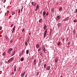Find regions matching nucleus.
Segmentation results:
<instances>
[{"mask_svg": "<svg viewBox=\"0 0 77 77\" xmlns=\"http://www.w3.org/2000/svg\"><path fill=\"white\" fill-rule=\"evenodd\" d=\"M13 60H14V58L13 57L11 58L9 60H8L7 62L8 63H9L12 62Z\"/></svg>", "mask_w": 77, "mask_h": 77, "instance_id": "f257e3e1", "label": "nucleus"}, {"mask_svg": "<svg viewBox=\"0 0 77 77\" xmlns=\"http://www.w3.org/2000/svg\"><path fill=\"white\" fill-rule=\"evenodd\" d=\"M47 30H48V29H46L45 31L44 34V38H45L46 37V34H47Z\"/></svg>", "mask_w": 77, "mask_h": 77, "instance_id": "f03ea898", "label": "nucleus"}, {"mask_svg": "<svg viewBox=\"0 0 77 77\" xmlns=\"http://www.w3.org/2000/svg\"><path fill=\"white\" fill-rule=\"evenodd\" d=\"M60 18H61V17H60V15L57 16L56 18V20H57V21H58L60 20Z\"/></svg>", "mask_w": 77, "mask_h": 77, "instance_id": "7ed1b4c3", "label": "nucleus"}, {"mask_svg": "<svg viewBox=\"0 0 77 77\" xmlns=\"http://www.w3.org/2000/svg\"><path fill=\"white\" fill-rule=\"evenodd\" d=\"M13 50V49L12 48H10L8 51L7 52L8 53H11V51H12Z\"/></svg>", "mask_w": 77, "mask_h": 77, "instance_id": "20e7f679", "label": "nucleus"}, {"mask_svg": "<svg viewBox=\"0 0 77 77\" xmlns=\"http://www.w3.org/2000/svg\"><path fill=\"white\" fill-rule=\"evenodd\" d=\"M62 25V23H59L57 24V26L58 27H61V25Z\"/></svg>", "mask_w": 77, "mask_h": 77, "instance_id": "39448f33", "label": "nucleus"}, {"mask_svg": "<svg viewBox=\"0 0 77 77\" xmlns=\"http://www.w3.org/2000/svg\"><path fill=\"white\" fill-rule=\"evenodd\" d=\"M15 52H13L12 53H11V56H14V55H15Z\"/></svg>", "mask_w": 77, "mask_h": 77, "instance_id": "423d86ee", "label": "nucleus"}, {"mask_svg": "<svg viewBox=\"0 0 77 77\" xmlns=\"http://www.w3.org/2000/svg\"><path fill=\"white\" fill-rule=\"evenodd\" d=\"M46 14V12H45V11H44L43 12V17H45Z\"/></svg>", "mask_w": 77, "mask_h": 77, "instance_id": "0eeeda50", "label": "nucleus"}, {"mask_svg": "<svg viewBox=\"0 0 77 77\" xmlns=\"http://www.w3.org/2000/svg\"><path fill=\"white\" fill-rule=\"evenodd\" d=\"M47 27V26L45 24H44V30H45L46 28Z\"/></svg>", "mask_w": 77, "mask_h": 77, "instance_id": "6e6552de", "label": "nucleus"}, {"mask_svg": "<svg viewBox=\"0 0 77 77\" xmlns=\"http://www.w3.org/2000/svg\"><path fill=\"white\" fill-rule=\"evenodd\" d=\"M47 70H50V66H47L46 68Z\"/></svg>", "mask_w": 77, "mask_h": 77, "instance_id": "1a4fd4ad", "label": "nucleus"}, {"mask_svg": "<svg viewBox=\"0 0 77 77\" xmlns=\"http://www.w3.org/2000/svg\"><path fill=\"white\" fill-rule=\"evenodd\" d=\"M25 74H26V72H24L23 73L21 74V76L22 77H23L24 75H25Z\"/></svg>", "mask_w": 77, "mask_h": 77, "instance_id": "9d476101", "label": "nucleus"}, {"mask_svg": "<svg viewBox=\"0 0 77 77\" xmlns=\"http://www.w3.org/2000/svg\"><path fill=\"white\" fill-rule=\"evenodd\" d=\"M69 19V17H67L66 18H65L64 19L63 21H66V20H68Z\"/></svg>", "mask_w": 77, "mask_h": 77, "instance_id": "9b49d317", "label": "nucleus"}, {"mask_svg": "<svg viewBox=\"0 0 77 77\" xmlns=\"http://www.w3.org/2000/svg\"><path fill=\"white\" fill-rule=\"evenodd\" d=\"M5 37L6 38V39H7V40H9V38H8V36L5 35Z\"/></svg>", "mask_w": 77, "mask_h": 77, "instance_id": "f8f14e48", "label": "nucleus"}, {"mask_svg": "<svg viewBox=\"0 0 77 77\" xmlns=\"http://www.w3.org/2000/svg\"><path fill=\"white\" fill-rule=\"evenodd\" d=\"M29 50H26V54H29Z\"/></svg>", "mask_w": 77, "mask_h": 77, "instance_id": "ddd939ff", "label": "nucleus"}, {"mask_svg": "<svg viewBox=\"0 0 77 77\" xmlns=\"http://www.w3.org/2000/svg\"><path fill=\"white\" fill-rule=\"evenodd\" d=\"M36 48H39V45L38 44L36 45Z\"/></svg>", "mask_w": 77, "mask_h": 77, "instance_id": "4468645a", "label": "nucleus"}, {"mask_svg": "<svg viewBox=\"0 0 77 77\" xmlns=\"http://www.w3.org/2000/svg\"><path fill=\"white\" fill-rule=\"evenodd\" d=\"M2 56H5V55H6V52H4L3 53H2Z\"/></svg>", "mask_w": 77, "mask_h": 77, "instance_id": "2eb2a0df", "label": "nucleus"}, {"mask_svg": "<svg viewBox=\"0 0 77 77\" xmlns=\"http://www.w3.org/2000/svg\"><path fill=\"white\" fill-rule=\"evenodd\" d=\"M51 12H52V13H54V8H52L51 9Z\"/></svg>", "mask_w": 77, "mask_h": 77, "instance_id": "dca6fc26", "label": "nucleus"}, {"mask_svg": "<svg viewBox=\"0 0 77 77\" xmlns=\"http://www.w3.org/2000/svg\"><path fill=\"white\" fill-rule=\"evenodd\" d=\"M14 14H15V12L14 11H12V15H14Z\"/></svg>", "mask_w": 77, "mask_h": 77, "instance_id": "f3484780", "label": "nucleus"}, {"mask_svg": "<svg viewBox=\"0 0 77 77\" xmlns=\"http://www.w3.org/2000/svg\"><path fill=\"white\" fill-rule=\"evenodd\" d=\"M57 61H58V59L56 58L55 60V63H57Z\"/></svg>", "mask_w": 77, "mask_h": 77, "instance_id": "a211bd4d", "label": "nucleus"}, {"mask_svg": "<svg viewBox=\"0 0 77 77\" xmlns=\"http://www.w3.org/2000/svg\"><path fill=\"white\" fill-rule=\"evenodd\" d=\"M20 60L21 61H23L24 60V58L22 57L20 58Z\"/></svg>", "mask_w": 77, "mask_h": 77, "instance_id": "6ab92c4d", "label": "nucleus"}, {"mask_svg": "<svg viewBox=\"0 0 77 77\" xmlns=\"http://www.w3.org/2000/svg\"><path fill=\"white\" fill-rule=\"evenodd\" d=\"M61 44V43H60V42H58L57 43V45H58V46H59V45H60Z\"/></svg>", "mask_w": 77, "mask_h": 77, "instance_id": "aec40b11", "label": "nucleus"}, {"mask_svg": "<svg viewBox=\"0 0 77 77\" xmlns=\"http://www.w3.org/2000/svg\"><path fill=\"white\" fill-rule=\"evenodd\" d=\"M14 71L15 72V71H16V66H15L14 67Z\"/></svg>", "mask_w": 77, "mask_h": 77, "instance_id": "412c9836", "label": "nucleus"}, {"mask_svg": "<svg viewBox=\"0 0 77 77\" xmlns=\"http://www.w3.org/2000/svg\"><path fill=\"white\" fill-rule=\"evenodd\" d=\"M8 53V56H10L11 55V52H9Z\"/></svg>", "mask_w": 77, "mask_h": 77, "instance_id": "4be33fe9", "label": "nucleus"}, {"mask_svg": "<svg viewBox=\"0 0 77 77\" xmlns=\"http://www.w3.org/2000/svg\"><path fill=\"white\" fill-rule=\"evenodd\" d=\"M36 59H35L34 61V63L35 64H35H36Z\"/></svg>", "mask_w": 77, "mask_h": 77, "instance_id": "5701e85b", "label": "nucleus"}, {"mask_svg": "<svg viewBox=\"0 0 77 77\" xmlns=\"http://www.w3.org/2000/svg\"><path fill=\"white\" fill-rule=\"evenodd\" d=\"M39 23H41L42 22V19H40L39 20Z\"/></svg>", "mask_w": 77, "mask_h": 77, "instance_id": "b1692460", "label": "nucleus"}, {"mask_svg": "<svg viewBox=\"0 0 77 77\" xmlns=\"http://www.w3.org/2000/svg\"><path fill=\"white\" fill-rule=\"evenodd\" d=\"M35 8H37L38 9V8H39V5L37 4V7Z\"/></svg>", "mask_w": 77, "mask_h": 77, "instance_id": "393cba45", "label": "nucleus"}, {"mask_svg": "<svg viewBox=\"0 0 77 77\" xmlns=\"http://www.w3.org/2000/svg\"><path fill=\"white\" fill-rule=\"evenodd\" d=\"M62 10V7H60V9H59V11H60V10Z\"/></svg>", "mask_w": 77, "mask_h": 77, "instance_id": "a878e982", "label": "nucleus"}, {"mask_svg": "<svg viewBox=\"0 0 77 77\" xmlns=\"http://www.w3.org/2000/svg\"><path fill=\"white\" fill-rule=\"evenodd\" d=\"M46 49H45V48L44 47L43 48V51H44V50H45Z\"/></svg>", "mask_w": 77, "mask_h": 77, "instance_id": "bb28decb", "label": "nucleus"}, {"mask_svg": "<svg viewBox=\"0 0 77 77\" xmlns=\"http://www.w3.org/2000/svg\"><path fill=\"white\" fill-rule=\"evenodd\" d=\"M40 56H43V54H42V53H40Z\"/></svg>", "mask_w": 77, "mask_h": 77, "instance_id": "cd10ccee", "label": "nucleus"}, {"mask_svg": "<svg viewBox=\"0 0 77 77\" xmlns=\"http://www.w3.org/2000/svg\"><path fill=\"white\" fill-rule=\"evenodd\" d=\"M46 68V64H45L44 65V68L45 69Z\"/></svg>", "mask_w": 77, "mask_h": 77, "instance_id": "c85d7f7f", "label": "nucleus"}, {"mask_svg": "<svg viewBox=\"0 0 77 77\" xmlns=\"http://www.w3.org/2000/svg\"><path fill=\"white\" fill-rule=\"evenodd\" d=\"M22 32H24V29L23 28L22 30Z\"/></svg>", "mask_w": 77, "mask_h": 77, "instance_id": "c756f323", "label": "nucleus"}, {"mask_svg": "<svg viewBox=\"0 0 77 77\" xmlns=\"http://www.w3.org/2000/svg\"><path fill=\"white\" fill-rule=\"evenodd\" d=\"M41 50V48H39L38 50V51H39Z\"/></svg>", "mask_w": 77, "mask_h": 77, "instance_id": "7c9ffc66", "label": "nucleus"}, {"mask_svg": "<svg viewBox=\"0 0 77 77\" xmlns=\"http://www.w3.org/2000/svg\"><path fill=\"white\" fill-rule=\"evenodd\" d=\"M46 15H48V12H47V13L46 14Z\"/></svg>", "mask_w": 77, "mask_h": 77, "instance_id": "2f4dec72", "label": "nucleus"}, {"mask_svg": "<svg viewBox=\"0 0 77 77\" xmlns=\"http://www.w3.org/2000/svg\"><path fill=\"white\" fill-rule=\"evenodd\" d=\"M44 51V53H47V51H46V50H45Z\"/></svg>", "mask_w": 77, "mask_h": 77, "instance_id": "473e14b6", "label": "nucleus"}, {"mask_svg": "<svg viewBox=\"0 0 77 77\" xmlns=\"http://www.w3.org/2000/svg\"><path fill=\"white\" fill-rule=\"evenodd\" d=\"M73 22H75V23L77 22V20H74L73 21Z\"/></svg>", "mask_w": 77, "mask_h": 77, "instance_id": "72a5a7b5", "label": "nucleus"}, {"mask_svg": "<svg viewBox=\"0 0 77 77\" xmlns=\"http://www.w3.org/2000/svg\"><path fill=\"white\" fill-rule=\"evenodd\" d=\"M73 33L74 35H75V30L73 31Z\"/></svg>", "mask_w": 77, "mask_h": 77, "instance_id": "f704fd0d", "label": "nucleus"}, {"mask_svg": "<svg viewBox=\"0 0 77 77\" xmlns=\"http://www.w3.org/2000/svg\"><path fill=\"white\" fill-rule=\"evenodd\" d=\"M10 12L9 11H8L7 12V14H8Z\"/></svg>", "mask_w": 77, "mask_h": 77, "instance_id": "c9c22d12", "label": "nucleus"}, {"mask_svg": "<svg viewBox=\"0 0 77 77\" xmlns=\"http://www.w3.org/2000/svg\"><path fill=\"white\" fill-rule=\"evenodd\" d=\"M35 8H36V9H35V11H37V10H38V8H36V7H35Z\"/></svg>", "mask_w": 77, "mask_h": 77, "instance_id": "e433bc0d", "label": "nucleus"}, {"mask_svg": "<svg viewBox=\"0 0 77 77\" xmlns=\"http://www.w3.org/2000/svg\"><path fill=\"white\" fill-rule=\"evenodd\" d=\"M22 54H23V53H20L19 54V56H21V55H22Z\"/></svg>", "mask_w": 77, "mask_h": 77, "instance_id": "4c0bfd02", "label": "nucleus"}, {"mask_svg": "<svg viewBox=\"0 0 77 77\" xmlns=\"http://www.w3.org/2000/svg\"><path fill=\"white\" fill-rule=\"evenodd\" d=\"M12 42H13V40H11L10 41V43H12Z\"/></svg>", "mask_w": 77, "mask_h": 77, "instance_id": "58836bf2", "label": "nucleus"}, {"mask_svg": "<svg viewBox=\"0 0 77 77\" xmlns=\"http://www.w3.org/2000/svg\"><path fill=\"white\" fill-rule=\"evenodd\" d=\"M32 5H34V4H34V2H32Z\"/></svg>", "mask_w": 77, "mask_h": 77, "instance_id": "ea45409f", "label": "nucleus"}, {"mask_svg": "<svg viewBox=\"0 0 77 77\" xmlns=\"http://www.w3.org/2000/svg\"><path fill=\"white\" fill-rule=\"evenodd\" d=\"M23 8H21V12L22 11H23Z\"/></svg>", "mask_w": 77, "mask_h": 77, "instance_id": "a19ab883", "label": "nucleus"}, {"mask_svg": "<svg viewBox=\"0 0 77 77\" xmlns=\"http://www.w3.org/2000/svg\"><path fill=\"white\" fill-rule=\"evenodd\" d=\"M20 9L19 10V12L18 13H20Z\"/></svg>", "mask_w": 77, "mask_h": 77, "instance_id": "79ce46f5", "label": "nucleus"}, {"mask_svg": "<svg viewBox=\"0 0 77 77\" xmlns=\"http://www.w3.org/2000/svg\"><path fill=\"white\" fill-rule=\"evenodd\" d=\"M39 72H38L37 73V75H38V74H39Z\"/></svg>", "mask_w": 77, "mask_h": 77, "instance_id": "37998d69", "label": "nucleus"}, {"mask_svg": "<svg viewBox=\"0 0 77 77\" xmlns=\"http://www.w3.org/2000/svg\"><path fill=\"white\" fill-rule=\"evenodd\" d=\"M25 45L27 46V42H25Z\"/></svg>", "mask_w": 77, "mask_h": 77, "instance_id": "c03bdc74", "label": "nucleus"}, {"mask_svg": "<svg viewBox=\"0 0 77 77\" xmlns=\"http://www.w3.org/2000/svg\"><path fill=\"white\" fill-rule=\"evenodd\" d=\"M36 4H34V6H36Z\"/></svg>", "mask_w": 77, "mask_h": 77, "instance_id": "a18cd8bd", "label": "nucleus"}, {"mask_svg": "<svg viewBox=\"0 0 77 77\" xmlns=\"http://www.w3.org/2000/svg\"><path fill=\"white\" fill-rule=\"evenodd\" d=\"M13 24H12L11 26V27H13Z\"/></svg>", "mask_w": 77, "mask_h": 77, "instance_id": "49530a36", "label": "nucleus"}, {"mask_svg": "<svg viewBox=\"0 0 77 77\" xmlns=\"http://www.w3.org/2000/svg\"><path fill=\"white\" fill-rule=\"evenodd\" d=\"M15 28H13V30H12L13 31H14L15 30Z\"/></svg>", "mask_w": 77, "mask_h": 77, "instance_id": "de8ad7c7", "label": "nucleus"}, {"mask_svg": "<svg viewBox=\"0 0 77 77\" xmlns=\"http://www.w3.org/2000/svg\"><path fill=\"white\" fill-rule=\"evenodd\" d=\"M11 74H12L14 75V72H12L11 73Z\"/></svg>", "mask_w": 77, "mask_h": 77, "instance_id": "09e8293b", "label": "nucleus"}, {"mask_svg": "<svg viewBox=\"0 0 77 77\" xmlns=\"http://www.w3.org/2000/svg\"><path fill=\"white\" fill-rule=\"evenodd\" d=\"M2 1H3V0H2ZM6 0H4V3H5V2H6Z\"/></svg>", "mask_w": 77, "mask_h": 77, "instance_id": "8fccbe9b", "label": "nucleus"}, {"mask_svg": "<svg viewBox=\"0 0 77 77\" xmlns=\"http://www.w3.org/2000/svg\"><path fill=\"white\" fill-rule=\"evenodd\" d=\"M27 74L25 76V77H27Z\"/></svg>", "mask_w": 77, "mask_h": 77, "instance_id": "3c124183", "label": "nucleus"}, {"mask_svg": "<svg viewBox=\"0 0 77 77\" xmlns=\"http://www.w3.org/2000/svg\"><path fill=\"white\" fill-rule=\"evenodd\" d=\"M38 66H40V64H39V63L38 64Z\"/></svg>", "mask_w": 77, "mask_h": 77, "instance_id": "603ef678", "label": "nucleus"}, {"mask_svg": "<svg viewBox=\"0 0 77 77\" xmlns=\"http://www.w3.org/2000/svg\"><path fill=\"white\" fill-rule=\"evenodd\" d=\"M15 27H16V26H14L13 28L15 29Z\"/></svg>", "mask_w": 77, "mask_h": 77, "instance_id": "864d4df0", "label": "nucleus"}, {"mask_svg": "<svg viewBox=\"0 0 77 77\" xmlns=\"http://www.w3.org/2000/svg\"><path fill=\"white\" fill-rule=\"evenodd\" d=\"M14 31H13V30H12V33H14Z\"/></svg>", "mask_w": 77, "mask_h": 77, "instance_id": "5fc2aeb1", "label": "nucleus"}, {"mask_svg": "<svg viewBox=\"0 0 77 77\" xmlns=\"http://www.w3.org/2000/svg\"><path fill=\"white\" fill-rule=\"evenodd\" d=\"M77 12V9H76L75 12Z\"/></svg>", "mask_w": 77, "mask_h": 77, "instance_id": "6e6d98bb", "label": "nucleus"}, {"mask_svg": "<svg viewBox=\"0 0 77 77\" xmlns=\"http://www.w3.org/2000/svg\"><path fill=\"white\" fill-rule=\"evenodd\" d=\"M22 38V37H21L20 38V39H21Z\"/></svg>", "mask_w": 77, "mask_h": 77, "instance_id": "4d7b16f0", "label": "nucleus"}, {"mask_svg": "<svg viewBox=\"0 0 77 77\" xmlns=\"http://www.w3.org/2000/svg\"><path fill=\"white\" fill-rule=\"evenodd\" d=\"M66 39H67V40H66V41H68V39L67 38Z\"/></svg>", "mask_w": 77, "mask_h": 77, "instance_id": "13d9d810", "label": "nucleus"}, {"mask_svg": "<svg viewBox=\"0 0 77 77\" xmlns=\"http://www.w3.org/2000/svg\"><path fill=\"white\" fill-rule=\"evenodd\" d=\"M2 63H1V65H2Z\"/></svg>", "mask_w": 77, "mask_h": 77, "instance_id": "bf43d9fd", "label": "nucleus"}, {"mask_svg": "<svg viewBox=\"0 0 77 77\" xmlns=\"http://www.w3.org/2000/svg\"><path fill=\"white\" fill-rule=\"evenodd\" d=\"M41 15H42V13H41V14H40Z\"/></svg>", "mask_w": 77, "mask_h": 77, "instance_id": "052dcab7", "label": "nucleus"}, {"mask_svg": "<svg viewBox=\"0 0 77 77\" xmlns=\"http://www.w3.org/2000/svg\"><path fill=\"white\" fill-rule=\"evenodd\" d=\"M31 34V33H29V35H30Z\"/></svg>", "mask_w": 77, "mask_h": 77, "instance_id": "680f3d73", "label": "nucleus"}, {"mask_svg": "<svg viewBox=\"0 0 77 77\" xmlns=\"http://www.w3.org/2000/svg\"><path fill=\"white\" fill-rule=\"evenodd\" d=\"M8 14H7L6 16H8Z\"/></svg>", "mask_w": 77, "mask_h": 77, "instance_id": "e2e57ef3", "label": "nucleus"}, {"mask_svg": "<svg viewBox=\"0 0 77 77\" xmlns=\"http://www.w3.org/2000/svg\"><path fill=\"white\" fill-rule=\"evenodd\" d=\"M41 13H42V11H41Z\"/></svg>", "mask_w": 77, "mask_h": 77, "instance_id": "0e129e2a", "label": "nucleus"}, {"mask_svg": "<svg viewBox=\"0 0 77 77\" xmlns=\"http://www.w3.org/2000/svg\"><path fill=\"white\" fill-rule=\"evenodd\" d=\"M68 29H67V31H66V32H67V31H68Z\"/></svg>", "mask_w": 77, "mask_h": 77, "instance_id": "69168bd1", "label": "nucleus"}, {"mask_svg": "<svg viewBox=\"0 0 77 77\" xmlns=\"http://www.w3.org/2000/svg\"><path fill=\"white\" fill-rule=\"evenodd\" d=\"M6 13L5 14V15H6Z\"/></svg>", "mask_w": 77, "mask_h": 77, "instance_id": "338daca9", "label": "nucleus"}, {"mask_svg": "<svg viewBox=\"0 0 77 77\" xmlns=\"http://www.w3.org/2000/svg\"><path fill=\"white\" fill-rule=\"evenodd\" d=\"M23 53V52H22V53Z\"/></svg>", "mask_w": 77, "mask_h": 77, "instance_id": "774afa93", "label": "nucleus"}]
</instances>
